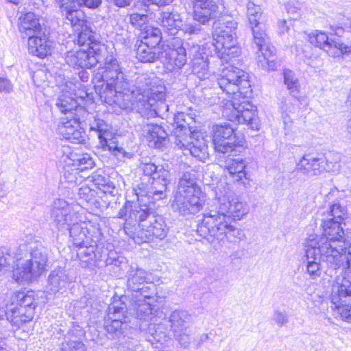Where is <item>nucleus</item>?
Returning <instances> with one entry per match:
<instances>
[{"label": "nucleus", "mask_w": 351, "mask_h": 351, "mask_svg": "<svg viewBox=\"0 0 351 351\" xmlns=\"http://www.w3.org/2000/svg\"><path fill=\"white\" fill-rule=\"evenodd\" d=\"M139 169L145 176L152 180L151 186L141 184L134 188L132 193L138 203L127 202L118 213L119 217L125 220L123 226L125 233L138 245L155 239L162 240L167 236L164 221L161 217L154 215L150 204L165 197V192L171 180L168 165L142 162Z\"/></svg>", "instance_id": "f257e3e1"}, {"label": "nucleus", "mask_w": 351, "mask_h": 351, "mask_svg": "<svg viewBox=\"0 0 351 351\" xmlns=\"http://www.w3.org/2000/svg\"><path fill=\"white\" fill-rule=\"evenodd\" d=\"M213 203L204 213L197 226V233L212 243L215 239H226L230 243H238L245 238L243 230L232 224L231 220H241L250 211L248 205L232 197L228 184L219 182L213 189Z\"/></svg>", "instance_id": "f03ea898"}, {"label": "nucleus", "mask_w": 351, "mask_h": 351, "mask_svg": "<svg viewBox=\"0 0 351 351\" xmlns=\"http://www.w3.org/2000/svg\"><path fill=\"white\" fill-rule=\"evenodd\" d=\"M217 83L223 93L232 95V100L223 106V116L230 121L246 124L249 128L258 130L260 121L256 108L247 100L252 95L248 73L230 65L221 69Z\"/></svg>", "instance_id": "7ed1b4c3"}, {"label": "nucleus", "mask_w": 351, "mask_h": 351, "mask_svg": "<svg viewBox=\"0 0 351 351\" xmlns=\"http://www.w3.org/2000/svg\"><path fill=\"white\" fill-rule=\"evenodd\" d=\"M95 79L97 80L95 88L101 101L109 106H117L120 109L130 107L131 101L128 93L132 90H130L129 82L117 59H106Z\"/></svg>", "instance_id": "20e7f679"}, {"label": "nucleus", "mask_w": 351, "mask_h": 351, "mask_svg": "<svg viewBox=\"0 0 351 351\" xmlns=\"http://www.w3.org/2000/svg\"><path fill=\"white\" fill-rule=\"evenodd\" d=\"M89 227L92 226L80 221L77 217L67 231L73 245L78 247L77 256L81 267L93 270L111 263L107 258V250L97 245L95 237L90 234Z\"/></svg>", "instance_id": "39448f33"}, {"label": "nucleus", "mask_w": 351, "mask_h": 351, "mask_svg": "<svg viewBox=\"0 0 351 351\" xmlns=\"http://www.w3.org/2000/svg\"><path fill=\"white\" fill-rule=\"evenodd\" d=\"M19 252L25 255V258L16 260L13 266L12 278L19 284H28L46 271L49 252L40 242L32 239L21 244Z\"/></svg>", "instance_id": "423d86ee"}, {"label": "nucleus", "mask_w": 351, "mask_h": 351, "mask_svg": "<svg viewBox=\"0 0 351 351\" xmlns=\"http://www.w3.org/2000/svg\"><path fill=\"white\" fill-rule=\"evenodd\" d=\"M204 203L205 195L196 182L195 173L183 172L171 204L173 210L184 216L195 215L202 209Z\"/></svg>", "instance_id": "0eeeda50"}, {"label": "nucleus", "mask_w": 351, "mask_h": 351, "mask_svg": "<svg viewBox=\"0 0 351 351\" xmlns=\"http://www.w3.org/2000/svg\"><path fill=\"white\" fill-rule=\"evenodd\" d=\"M322 234L320 237L309 239L306 241L315 243L319 248L320 256L324 262H329L332 265H337L340 263L339 252L337 249L345 247L346 237L341 223L338 220H324L322 224Z\"/></svg>", "instance_id": "6e6552de"}, {"label": "nucleus", "mask_w": 351, "mask_h": 351, "mask_svg": "<svg viewBox=\"0 0 351 351\" xmlns=\"http://www.w3.org/2000/svg\"><path fill=\"white\" fill-rule=\"evenodd\" d=\"M137 86L132 93L136 95L134 102L138 108L145 110H152L157 114L169 111V106L165 104V87L158 84L156 78H151L142 75L136 80Z\"/></svg>", "instance_id": "1a4fd4ad"}, {"label": "nucleus", "mask_w": 351, "mask_h": 351, "mask_svg": "<svg viewBox=\"0 0 351 351\" xmlns=\"http://www.w3.org/2000/svg\"><path fill=\"white\" fill-rule=\"evenodd\" d=\"M186 114L178 112L174 115V143L184 155H191L204 162L208 158V147L204 138L198 132H191L185 120Z\"/></svg>", "instance_id": "9d476101"}, {"label": "nucleus", "mask_w": 351, "mask_h": 351, "mask_svg": "<svg viewBox=\"0 0 351 351\" xmlns=\"http://www.w3.org/2000/svg\"><path fill=\"white\" fill-rule=\"evenodd\" d=\"M237 23L228 21L219 23L213 33V46L217 56V63L228 62L231 58L237 56L240 51L236 46Z\"/></svg>", "instance_id": "9b49d317"}, {"label": "nucleus", "mask_w": 351, "mask_h": 351, "mask_svg": "<svg viewBox=\"0 0 351 351\" xmlns=\"http://www.w3.org/2000/svg\"><path fill=\"white\" fill-rule=\"evenodd\" d=\"M66 24L73 26L80 29L85 25L84 14L79 9V6L84 5L89 8L98 7L101 0H55Z\"/></svg>", "instance_id": "f8f14e48"}, {"label": "nucleus", "mask_w": 351, "mask_h": 351, "mask_svg": "<svg viewBox=\"0 0 351 351\" xmlns=\"http://www.w3.org/2000/svg\"><path fill=\"white\" fill-rule=\"evenodd\" d=\"M171 330L173 337L184 348H188L191 343V326L193 323L192 315L184 310H174L169 317Z\"/></svg>", "instance_id": "ddd939ff"}, {"label": "nucleus", "mask_w": 351, "mask_h": 351, "mask_svg": "<svg viewBox=\"0 0 351 351\" xmlns=\"http://www.w3.org/2000/svg\"><path fill=\"white\" fill-rule=\"evenodd\" d=\"M311 44L325 51L331 57H340L351 52V47L344 45L339 38L329 37L325 32L315 31L309 35Z\"/></svg>", "instance_id": "4468645a"}, {"label": "nucleus", "mask_w": 351, "mask_h": 351, "mask_svg": "<svg viewBox=\"0 0 351 351\" xmlns=\"http://www.w3.org/2000/svg\"><path fill=\"white\" fill-rule=\"evenodd\" d=\"M77 217V212L65 200L56 199L53 202L51 207V218L60 231H67Z\"/></svg>", "instance_id": "2eb2a0df"}, {"label": "nucleus", "mask_w": 351, "mask_h": 351, "mask_svg": "<svg viewBox=\"0 0 351 351\" xmlns=\"http://www.w3.org/2000/svg\"><path fill=\"white\" fill-rule=\"evenodd\" d=\"M64 60L73 68L90 69L101 62L102 56L93 48L88 50L75 49L65 53Z\"/></svg>", "instance_id": "dca6fc26"}, {"label": "nucleus", "mask_w": 351, "mask_h": 351, "mask_svg": "<svg viewBox=\"0 0 351 351\" xmlns=\"http://www.w3.org/2000/svg\"><path fill=\"white\" fill-rule=\"evenodd\" d=\"M70 116V118H61L58 132L63 138L73 143H80L84 141L80 128V121L84 116L74 117L71 114Z\"/></svg>", "instance_id": "f3484780"}, {"label": "nucleus", "mask_w": 351, "mask_h": 351, "mask_svg": "<svg viewBox=\"0 0 351 351\" xmlns=\"http://www.w3.org/2000/svg\"><path fill=\"white\" fill-rule=\"evenodd\" d=\"M193 5V19L201 24H206L221 13L215 0H189Z\"/></svg>", "instance_id": "a211bd4d"}, {"label": "nucleus", "mask_w": 351, "mask_h": 351, "mask_svg": "<svg viewBox=\"0 0 351 351\" xmlns=\"http://www.w3.org/2000/svg\"><path fill=\"white\" fill-rule=\"evenodd\" d=\"M160 60L169 70L180 69L187 61L186 49L182 46L177 48L164 46L160 51Z\"/></svg>", "instance_id": "6ab92c4d"}, {"label": "nucleus", "mask_w": 351, "mask_h": 351, "mask_svg": "<svg viewBox=\"0 0 351 351\" xmlns=\"http://www.w3.org/2000/svg\"><path fill=\"white\" fill-rule=\"evenodd\" d=\"M332 306L348 302L351 304V282L343 276L335 278L330 296Z\"/></svg>", "instance_id": "aec40b11"}, {"label": "nucleus", "mask_w": 351, "mask_h": 351, "mask_svg": "<svg viewBox=\"0 0 351 351\" xmlns=\"http://www.w3.org/2000/svg\"><path fill=\"white\" fill-rule=\"evenodd\" d=\"M134 309L138 319L143 321H152L157 312L156 301L148 294L135 295Z\"/></svg>", "instance_id": "412c9836"}, {"label": "nucleus", "mask_w": 351, "mask_h": 351, "mask_svg": "<svg viewBox=\"0 0 351 351\" xmlns=\"http://www.w3.org/2000/svg\"><path fill=\"white\" fill-rule=\"evenodd\" d=\"M323 154H304L296 164L295 171L304 175L312 176L324 172Z\"/></svg>", "instance_id": "4be33fe9"}, {"label": "nucleus", "mask_w": 351, "mask_h": 351, "mask_svg": "<svg viewBox=\"0 0 351 351\" xmlns=\"http://www.w3.org/2000/svg\"><path fill=\"white\" fill-rule=\"evenodd\" d=\"M18 26L23 38L34 34H41L43 32L40 18L32 12L21 13L18 20Z\"/></svg>", "instance_id": "5701e85b"}, {"label": "nucleus", "mask_w": 351, "mask_h": 351, "mask_svg": "<svg viewBox=\"0 0 351 351\" xmlns=\"http://www.w3.org/2000/svg\"><path fill=\"white\" fill-rule=\"evenodd\" d=\"M192 56V71L199 79L204 80L209 77L210 71L206 54L199 45H194L190 50Z\"/></svg>", "instance_id": "b1692460"}, {"label": "nucleus", "mask_w": 351, "mask_h": 351, "mask_svg": "<svg viewBox=\"0 0 351 351\" xmlns=\"http://www.w3.org/2000/svg\"><path fill=\"white\" fill-rule=\"evenodd\" d=\"M306 270L311 279H316L321 276L322 269L319 261H322L320 256L319 248L315 246V243L306 241Z\"/></svg>", "instance_id": "393cba45"}, {"label": "nucleus", "mask_w": 351, "mask_h": 351, "mask_svg": "<svg viewBox=\"0 0 351 351\" xmlns=\"http://www.w3.org/2000/svg\"><path fill=\"white\" fill-rule=\"evenodd\" d=\"M149 278L145 270L136 267H132L128 274V287L132 291L136 292V295L147 294L149 287L145 285L147 283Z\"/></svg>", "instance_id": "a878e982"}, {"label": "nucleus", "mask_w": 351, "mask_h": 351, "mask_svg": "<svg viewBox=\"0 0 351 351\" xmlns=\"http://www.w3.org/2000/svg\"><path fill=\"white\" fill-rule=\"evenodd\" d=\"M28 38V51L33 56L44 58L51 53V43L47 39L44 32L27 36Z\"/></svg>", "instance_id": "bb28decb"}, {"label": "nucleus", "mask_w": 351, "mask_h": 351, "mask_svg": "<svg viewBox=\"0 0 351 351\" xmlns=\"http://www.w3.org/2000/svg\"><path fill=\"white\" fill-rule=\"evenodd\" d=\"M143 132L150 147L160 149L167 141L168 134L159 125L147 124L145 126Z\"/></svg>", "instance_id": "cd10ccee"}, {"label": "nucleus", "mask_w": 351, "mask_h": 351, "mask_svg": "<svg viewBox=\"0 0 351 351\" xmlns=\"http://www.w3.org/2000/svg\"><path fill=\"white\" fill-rule=\"evenodd\" d=\"M253 35V45L255 46L258 52L261 53V56L267 62H272L270 58L273 56L274 50L268 45V37L265 32L258 26H250Z\"/></svg>", "instance_id": "c85d7f7f"}, {"label": "nucleus", "mask_w": 351, "mask_h": 351, "mask_svg": "<svg viewBox=\"0 0 351 351\" xmlns=\"http://www.w3.org/2000/svg\"><path fill=\"white\" fill-rule=\"evenodd\" d=\"M56 105L59 110L65 115L64 118H70V114L74 117L85 116L86 110L78 105L76 100L72 97L62 94L57 99Z\"/></svg>", "instance_id": "c756f323"}, {"label": "nucleus", "mask_w": 351, "mask_h": 351, "mask_svg": "<svg viewBox=\"0 0 351 351\" xmlns=\"http://www.w3.org/2000/svg\"><path fill=\"white\" fill-rule=\"evenodd\" d=\"M34 313L31 308H26L16 303V306L10 310L8 318L5 322H10L12 325L20 327L24 323L33 319Z\"/></svg>", "instance_id": "7c9ffc66"}, {"label": "nucleus", "mask_w": 351, "mask_h": 351, "mask_svg": "<svg viewBox=\"0 0 351 351\" xmlns=\"http://www.w3.org/2000/svg\"><path fill=\"white\" fill-rule=\"evenodd\" d=\"M159 19L161 26L169 34L174 36L180 30L182 20L178 12L169 10L162 12Z\"/></svg>", "instance_id": "2f4dec72"}, {"label": "nucleus", "mask_w": 351, "mask_h": 351, "mask_svg": "<svg viewBox=\"0 0 351 351\" xmlns=\"http://www.w3.org/2000/svg\"><path fill=\"white\" fill-rule=\"evenodd\" d=\"M71 281L66 271L62 268L53 270L48 277V289L56 293L64 289Z\"/></svg>", "instance_id": "473e14b6"}, {"label": "nucleus", "mask_w": 351, "mask_h": 351, "mask_svg": "<svg viewBox=\"0 0 351 351\" xmlns=\"http://www.w3.org/2000/svg\"><path fill=\"white\" fill-rule=\"evenodd\" d=\"M99 145L104 150H108L114 154L118 159L123 160L124 158H132L133 154L127 152L122 147L118 146L116 136L110 132V136H106L99 138Z\"/></svg>", "instance_id": "72a5a7b5"}, {"label": "nucleus", "mask_w": 351, "mask_h": 351, "mask_svg": "<svg viewBox=\"0 0 351 351\" xmlns=\"http://www.w3.org/2000/svg\"><path fill=\"white\" fill-rule=\"evenodd\" d=\"M213 144H217L219 149L224 147V146L221 145V139L243 136L242 135H238L230 124L213 125Z\"/></svg>", "instance_id": "f704fd0d"}, {"label": "nucleus", "mask_w": 351, "mask_h": 351, "mask_svg": "<svg viewBox=\"0 0 351 351\" xmlns=\"http://www.w3.org/2000/svg\"><path fill=\"white\" fill-rule=\"evenodd\" d=\"M245 167L246 163L244 160L238 158L227 161L226 171L234 181L240 182L246 178Z\"/></svg>", "instance_id": "c9c22d12"}, {"label": "nucleus", "mask_w": 351, "mask_h": 351, "mask_svg": "<svg viewBox=\"0 0 351 351\" xmlns=\"http://www.w3.org/2000/svg\"><path fill=\"white\" fill-rule=\"evenodd\" d=\"M136 58L141 62H154L158 59L160 60V51L157 47L141 42L136 49Z\"/></svg>", "instance_id": "e433bc0d"}, {"label": "nucleus", "mask_w": 351, "mask_h": 351, "mask_svg": "<svg viewBox=\"0 0 351 351\" xmlns=\"http://www.w3.org/2000/svg\"><path fill=\"white\" fill-rule=\"evenodd\" d=\"M121 297L120 300L114 301L108 308V314L106 317L110 319H118L128 324L127 315V307Z\"/></svg>", "instance_id": "4c0bfd02"}, {"label": "nucleus", "mask_w": 351, "mask_h": 351, "mask_svg": "<svg viewBox=\"0 0 351 351\" xmlns=\"http://www.w3.org/2000/svg\"><path fill=\"white\" fill-rule=\"evenodd\" d=\"M345 243V247H341L342 250L337 249L339 252L341 260L339 265L334 266L329 262H325L329 268L336 270L343 267L344 269L351 270V241L348 239Z\"/></svg>", "instance_id": "58836bf2"}, {"label": "nucleus", "mask_w": 351, "mask_h": 351, "mask_svg": "<svg viewBox=\"0 0 351 351\" xmlns=\"http://www.w3.org/2000/svg\"><path fill=\"white\" fill-rule=\"evenodd\" d=\"M284 84L286 86L289 93L298 99V96L300 93V85L299 80L295 75V73L289 69H284L283 71Z\"/></svg>", "instance_id": "ea45409f"}, {"label": "nucleus", "mask_w": 351, "mask_h": 351, "mask_svg": "<svg viewBox=\"0 0 351 351\" xmlns=\"http://www.w3.org/2000/svg\"><path fill=\"white\" fill-rule=\"evenodd\" d=\"M104 328L112 338L119 337L128 328V324L118 319H110L105 317Z\"/></svg>", "instance_id": "a19ab883"}, {"label": "nucleus", "mask_w": 351, "mask_h": 351, "mask_svg": "<svg viewBox=\"0 0 351 351\" xmlns=\"http://www.w3.org/2000/svg\"><path fill=\"white\" fill-rule=\"evenodd\" d=\"M221 142V145L224 146L223 149H219L217 145L214 144L215 149L217 152L226 154L233 152H236L237 148L243 146L245 141L243 136H240L239 138L232 137L230 138H223Z\"/></svg>", "instance_id": "79ce46f5"}, {"label": "nucleus", "mask_w": 351, "mask_h": 351, "mask_svg": "<svg viewBox=\"0 0 351 351\" xmlns=\"http://www.w3.org/2000/svg\"><path fill=\"white\" fill-rule=\"evenodd\" d=\"M143 34L141 42L152 47H157L162 40L161 31L157 27H147Z\"/></svg>", "instance_id": "37998d69"}, {"label": "nucleus", "mask_w": 351, "mask_h": 351, "mask_svg": "<svg viewBox=\"0 0 351 351\" xmlns=\"http://www.w3.org/2000/svg\"><path fill=\"white\" fill-rule=\"evenodd\" d=\"M324 171H339L340 169L341 155L339 153L329 152L326 154H323Z\"/></svg>", "instance_id": "c03bdc74"}, {"label": "nucleus", "mask_w": 351, "mask_h": 351, "mask_svg": "<svg viewBox=\"0 0 351 351\" xmlns=\"http://www.w3.org/2000/svg\"><path fill=\"white\" fill-rule=\"evenodd\" d=\"M93 185L104 193L112 194L114 190V184L109 177L101 174H95L92 180Z\"/></svg>", "instance_id": "a18cd8bd"}, {"label": "nucleus", "mask_w": 351, "mask_h": 351, "mask_svg": "<svg viewBox=\"0 0 351 351\" xmlns=\"http://www.w3.org/2000/svg\"><path fill=\"white\" fill-rule=\"evenodd\" d=\"M262 14V9L258 5L252 1L247 3L246 15L250 26L259 25L261 24Z\"/></svg>", "instance_id": "49530a36"}, {"label": "nucleus", "mask_w": 351, "mask_h": 351, "mask_svg": "<svg viewBox=\"0 0 351 351\" xmlns=\"http://www.w3.org/2000/svg\"><path fill=\"white\" fill-rule=\"evenodd\" d=\"M333 315L336 318L351 323V304L348 302L340 305L331 306Z\"/></svg>", "instance_id": "de8ad7c7"}, {"label": "nucleus", "mask_w": 351, "mask_h": 351, "mask_svg": "<svg viewBox=\"0 0 351 351\" xmlns=\"http://www.w3.org/2000/svg\"><path fill=\"white\" fill-rule=\"evenodd\" d=\"M90 129L98 133L99 139L106 136H110V125L106 121L99 118H95L94 121L90 125Z\"/></svg>", "instance_id": "09e8293b"}, {"label": "nucleus", "mask_w": 351, "mask_h": 351, "mask_svg": "<svg viewBox=\"0 0 351 351\" xmlns=\"http://www.w3.org/2000/svg\"><path fill=\"white\" fill-rule=\"evenodd\" d=\"M16 301L19 304L23 306L24 308L32 309V312L34 313L36 308V302L34 295L31 293L19 292L16 295Z\"/></svg>", "instance_id": "8fccbe9b"}, {"label": "nucleus", "mask_w": 351, "mask_h": 351, "mask_svg": "<svg viewBox=\"0 0 351 351\" xmlns=\"http://www.w3.org/2000/svg\"><path fill=\"white\" fill-rule=\"evenodd\" d=\"M96 192L88 185H82L78 189V195L80 199L87 203H93L95 198Z\"/></svg>", "instance_id": "3c124183"}, {"label": "nucleus", "mask_w": 351, "mask_h": 351, "mask_svg": "<svg viewBox=\"0 0 351 351\" xmlns=\"http://www.w3.org/2000/svg\"><path fill=\"white\" fill-rule=\"evenodd\" d=\"M75 160L82 171L92 169L95 165L93 158L87 154L79 156Z\"/></svg>", "instance_id": "603ef678"}, {"label": "nucleus", "mask_w": 351, "mask_h": 351, "mask_svg": "<svg viewBox=\"0 0 351 351\" xmlns=\"http://www.w3.org/2000/svg\"><path fill=\"white\" fill-rule=\"evenodd\" d=\"M148 20V16L144 14L134 13L130 16V22L135 27H141Z\"/></svg>", "instance_id": "864d4df0"}, {"label": "nucleus", "mask_w": 351, "mask_h": 351, "mask_svg": "<svg viewBox=\"0 0 351 351\" xmlns=\"http://www.w3.org/2000/svg\"><path fill=\"white\" fill-rule=\"evenodd\" d=\"M346 213V209L341 206L339 203H335L330 206V215L333 218L330 219L338 220L341 221L342 216Z\"/></svg>", "instance_id": "5fc2aeb1"}, {"label": "nucleus", "mask_w": 351, "mask_h": 351, "mask_svg": "<svg viewBox=\"0 0 351 351\" xmlns=\"http://www.w3.org/2000/svg\"><path fill=\"white\" fill-rule=\"evenodd\" d=\"M180 30L186 35L192 36L198 34L202 31V27L195 23H189L184 25Z\"/></svg>", "instance_id": "6e6d98bb"}, {"label": "nucleus", "mask_w": 351, "mask_h": 351, "mask_svg": "<svg viewBox=\"0 0 351 351\" xmlns=\"http://www.w3.org/2000/svg\"><path fill=\"white\" fill-rule=\"evenodd\" d=\"M272 319L280 327L283 326L288 322L287 314L285 312H282L278 310L274 312Z\"/></svg>", "instance_id": "4d7b16f0"}, {"label": "nucleus", "mask_w": 351, "mask_h": 351, "mask_svg": "<svg viewBox=\"0 0 351 351\" xmlns=\"http://www.w3.org/2000/svg\"><path fill=\"white\" fill-rule=\"evenodd\" d=\"M84 25L78 30L76 28H75L73 26V28L75 32H78V43L80 45H89L90 40V36L89 34L86 32H84Z\"/></svg>", "instance_id": "13d9d810"}, {"label": "nucleus", "mask_w": 351, "mask_h": 351, "mask_svg": "<svg viewBox=\"0 0 351 351\" xmlns=\"http://www.w3.org/2000/svg\"><path fill=\"white\" fill-rule=\"evenodd\" d=\"M13 90V86L10 80L6 78L0 77V92L6 93H10Z\"/></svg>", "instance_id": "bf43d9fd"}, {"label": "nucleus", "mask_w": 351, "mask_h": 351, "mask_svg": "<svg viewBox=\"0 0 351 351\" xmlns=\"http://www.w3.org/2000/svg\"><path fill=\"white\" fill-rule=\"evenodd\" d=\"M209 339L208 335L206 333L201 334L193 341L194 346L196 348H199L201 346L207 341Z\"/></svg>", "instance_id": "052dcab7"}, {"label": "nucleus", "mask_w": 351, "mask_h": 351, "mask_svg": "<svg viewBox=\"0 0 351 351\" xmlns=\"http://www.w3.org/2000/svg\"><path fill=\"white\" fill-rule=\"evenodd\" d=\"M278 25L279 27L280 32L281 34L288 30V27L287 26V22L285 21H279L278 23Z\"/></svg>", "instance_id": "680f3d73"}, {"label": "nucleus", "mask_w": 351, "mask_h": 351, "mask_svg": "<svg viewBox=\"0 0 351 351\" xmlns=\"http://www.w3.org/2000/svg\"><path fill=\"white\" fill-rule=\"evenodd\" d=\"M113 1L119 7H125L129 5L132 0H113Z\"/></svg>", "instance_id": "e2e57ef3"}, {"label": "nucleus", "mask_w": 351, "mask_h": 351, "mask_svg": "<svg viewBox=\"0 0 351 351\" xmlns=\"http://www.w3.org/2000/svg\"><path fill=\"white\" fill-rule=\"evenodd\" d=\"M8 316V313L6 312L4 305L2 304H0V320L4 319V317Z\"/></svg>", "instance_id": "0e129e2a"}, {"label": "nucleus", "mask_w": 351, "mask_h": 351, "mask_svg": "<svg viewBox=\"0 0 351 351\" xmlns=\"http://www.w3.org/2000/svg\"><path fill=\"white\" fill-rule=\"evenodd\" d=\"M346 130L347 132L351 136V116L349 117L346 120Z\"/></svg>", "instance_id": "69168bd1"}, {"label": "nucleus", "mask_w": 351, "mask_h": 351, "mask_svg": "<svg viewBox=\"0 0 351 351\" xmlns=\"http://www.w3.org/2000/svg\"><path fill=\"white\" fill-rule=\"evenodd\" d=\"M282 108L285 110V111H288L289 112H293L295 111V108L294 107H287V106H282Z\"/></svg>", "instance_id": "338daca9"}, {"label": "nucleus", "mask_w": 351, "mask_h": 351, "mask_svg": "<svg viewBox=\"0 0 351 351\" xmlns=\"http://www.w3.org/2000/svg\"><path fill=\"white\" fill-rule=\"evenodd\" d=\"M343 30L341 27H336L334 30V33L336 36H339L341 33H343Z\"/></svg>", "instance_id": "774afa93"}]
</instances>
